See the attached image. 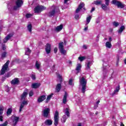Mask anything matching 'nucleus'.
Masks as SVG:
<instances>
[{
  "label": "nucleus",
  "instance_id": "obj_54",
  "mask_svg": "<svg viewBox=\"0 0 126 126\" xmlns=\"http://www.w3.org/2000/svg\"><path fill=\"white\" fill-rule=\"evenodd\" d=\"M95 10V7H93L92 8V10L91 11V12H93V11H94Z\"/></svg>",
  "mask_w": 126,
  "mask_h": 126
},
{
  "label": "nucleus",
  "instance_id": "obj_4",
  "mask_svg": "<svg viewBox=\"0 0 126 126\" xmlns=\"http://www.w3.org/2000/svg\"><path fill=\"white\" fill-rule=\"evenodd\" d=\"M23 5V0H16V6H14L13 9L17 10L20 7Z\"/></svg>",
  "mask_w": 126,
  "mask_h": 126
},
{
  "label": "nucleus",
  "instance_id": "obj_5",
  "mask_svg": "<svg viewBox=\"0 0 126 126\" xmlns=\"http://www.w3.org/2000/svg\"><path fill=\"white\" fill-rule=\"evenodd\" d=\"M46 7L43 5H38L34 8V12L35 13H40L41 11H43V10H46Z\"/></svg>",
  "mask_w": 126,
  "mask_h": 126
},
{
  "label": "nucleus",
  "instance_id": "obj_7",
  "mask_svg": "<svg viewBox=\"0 0 126 126\" xmlns=\"http://www.w3.org/2000/svg\"><path fill=\"white\" fill-rule=\"evenodd\" d=\"M21 105L20 106V109H19V113H21V112L22 111V109H23V108H24V106H26L27 105H28V100H21Z\"/></svg>",
  "mask_w": 126,
  "mask_h": 126
},
{
  "label": "nucleus",
  "instance_id": "obj_1",
  "mask_svg": "<svg viewBox=\"0 0 126 126\" xmlns=\"http://www.w3.org/2000/svg\"><path fill=\"white\" fill-rule=\"evenodd\" d=\"M80 86H81V91L82 93H85L86 91V84H87V81L85 80L83 77L82 78H80Z\"/></svg>",
  "mask_w": 126,
  "mask_h": 126
},
{
  "label": "nucleus",
  "instance_id": "obj_27",
  "mask_svg": "<svg viewBox=\"0 0 126 126\" xmlns=\"http://www.w3.org/2000/svg\"><path fill=\"white\" fill-rule=\"evenodd\" d=\"M39 86H40V84L38 83H35L32 85V88H33V89L38 88V87H39Z\"/></svg>",
  "mask_w": 126,
  "mask_h": 126
},
{
  "label": "nucleus",
  "instance_id": "obj_45",
  "mask_svg": "<svg viewBox=\"0 0 126 126\" xmlns=\"http://www.w3.org/2000/svg\"><path fill=\"white\" fill-rule=\"evenodd\" d=\"M32 15H33L31 14H27L26 15V17L27 18H30V17H31V16H32Z\"/></svg>",
  "mask_w": 126,
  "mask_h": 126
},
{
  "label": "nucleus",
  "instance_id": "obj_58",
  "mask_svg": "<svg viewBox=\"0 0 126 126\" xmlns=\"http://www.w3.org/2000/svg\"><path fill=\"white\" fill-rule=\"evenodd\" d=\"M97 108H98V105L97 104H95L94 106V109H97Z\"/></svg>",
  "mask_w": 126,
  "mask_h": 126
},
{
  "label": "nucleus",
  "instance_id": "obj_28",
  "mask_svg": "<svg viewBox=\"0 0 126 126\" xmlns=\"http://www.w3.org/2000/svg\"><path fill=\"white\" fill-rule=\"evenodd\" d=\"M67 97V93H66V92H65V94L63 97V104H66V98Z\"/></svg>",
  "mask_w": 126,
  "mask_h": 126
},
{
  "label": "nucleus",
  "instance_id": "obj_37",
  "mask_svg": "<svg viewBox=\"0 0 126 126\" xmlns=\"http://www.w3.org/2000/svg\"><path fill=\"white\" fill-rule=\"evenodd\" d=\"M28 30H29V32H32V25L29 24L28 25Z\"/></svg>",
  "mask_w": 126,
  "mask_h": 126
},
{
  "label": "nucleus",
  "instance_id": "obj_60",
  "mask_svg": "<svg viewBox=\"0 0 126 126\" xmlns=\"http://www.w3.org/2000/svg\"><path fill=\"white\" fill-rule=\"evenodd\" d=\"M68 1V0H64V3H66Z\"/></svg>",
  "mask_w": 126,
  "mask_h": 126
},
{
  "label": "nucleus",
  "instance_id": "obj_59",
  "mask_svg": "<svg viewBox=\"0 0 126 126\" xmlns=\"http://www.w3.org/2000/svg\"><path fill=\"white\" fill-rule=\"evenodd\" d=\"M99 103H100V100H98V101L96 102V104L98 105Z\"/></svg>",
  "mask_w": 126,
  "mask_h": 126
},
{
  "label": "nucleus",
  "instance_id": "obj_63",
  "mask_svg": "<svg viewBox=\"0 0 126 126\" xmlns=\"http://www.w3.org/2000/svg\"><path fill=\"white\" fill-rule=\"evenodd\" d=\"M121 126H125V125H124V124L121 123Z\"/></svg>",
  "mask_w": 126,
  "mask_h": 126
},
{
  "label": "nucleus",
  "instance_id": "obj_20",
  "mask_svg": "<svg viewBox=\"0 0 126 126\" xmlns=\"http://www.w3.org/2000/svg\"><path fill=\"white\" fill-rule=\"evenodd\" d=\"M46 99V95H42L38 98L37 99V102L38 103H41L44 101Z\"/></svg>",
  "mask_w": 126,
  "mask_h": 126
},
{
  "label": "nucleus",
  "instance_id": "obj_35",
  "mask_svg": "<svg viewBox=\"0 0 126 126\" xmlns=\"http://www.w3.org/2000/svg\"><path fill=\"white\" fill-rule=\"evenodd\" d=\"M94 3L96 5H99V4H101V3H102V0H97L94 1Z\"/></svg>",
  "mask_w": 126,
  "mask_h": 126
},
{
  "label": "nucleus",
  "instance_id": "obj_41",
  "mask_svg": "<svg viewBox=\"0 0 126 126\" xmlns=\"http://www.w3.org/2000/svg\"><path fill=\"white\" fill-rule=\"evenodd\" d=\"M120 91V86H118L116 87V89L115 90L113 94H116V93H118Z\"/></svg>",
  "mask_w": 126,
  "mask_h": 126
},
{
  "label": "nucleus",
  "instance_id": "obj_14",
  "mask_svg": "<svg viewBox=\"0 0 126 126\" xmlns=\"http://www.w3.org/2000/svg\"><path fill=\"white\" fill-rule=\"evenodd\" d=\"M49 113H50V109L49 108H45L42 111L43 115L45 118L48 117V116H49Z\"/></svg>",
  "mask_w": 126,
  "mask_h": 126
},
{
  "label": "nucleus",
  "instance_id": "obj_44",
  "mask_svg": "<svg viewBox=\"0 0 126 126\" xmlns=\"http://www.w3.org/2000/svg\"><path fill=\"white\" fill-rule=\"evenodd\" d=\"M7 125H8V122L7 121H5L4 123L0 124V126H6Z\"/></svg>",
  "mask_w": 126,
  "mask_h": 126
},
{
  "label": "nucleus",
  "instance_id": "obj_15",
  "mask_svg": "<svg viewBox=\"0 0 126 126\" xmlns=\"http://www.w3.org/2000/svg\"><path fill=\"white\" fill-rule=\"evenodd\" d=\"M63 25H60V26H58L54 28V31L55 32H60V31L63 30Z\"/></svg>",
  "mask_w": 126,
  "mask_h": 126
},
{
  "label": "nucleus",
  "instance_id": "obj_29",
  "mask_svg": "<svg viewBox=\"0 0 126 126\" xmlns=\"http://www.w3.org/2000/svg\"><path fill=\"white\" fill-rule=\"evenodd\" d=\"M31 54V50L30 49L27 48L25 49V55L27 56H29V55Z\"/></svg>",
  "mask_w": 126,
  "mask_h": 126
},
{
  "label": "nucleus",
  "instance_id": "obj_3",
  "mask_svg": "<svg viewBox=\"0 0 126 126\" xmlns=\"http://www.w3.org/2000/svg\"><path fill=\"white\" fill-rule=\"evenodd\" d=\"M111 3L112 4L116 5L119 8H124V7H125L124 4L122 3V2L118 1V0H113Z\"/></svg>",
  "mask_w": 126,
  "mask_h": 126
},
{
  "label": "nucleus",
  "instance_id": "obj_31",
  "mask_svg": "<svg viewBox=\"0 0 126 126\" xmlns=\"http://www.w3.org/2000/svg\"><path fill=\"white\" fill-rule=\"evenodd\" d=\"M53 95H54L53 94H49L47 97L46 100H45V103H48L49 101H50V100H51V98H52Z\"/></svg>",
  "mask_w": 126,
  "mask_h": 126
},
{
  "label": "nucleus",
  "instance_id": "obj_34",
  "mask_svg": "<svg viewBox=\"0 0 126 126\" xmlns=\"http://www.w3.org/2000/svg\"><path fill=\"white\" fill-rule=\"evenodd\" d=\"M65 115H66L67 118H69V109L67 108L65 109Z\"/></svg>",
  "mask_w": 126,
  "mask_h": 126
},
{
  "label": "nucleus",
  "instance_id": "obj_42",
  "mask_svg": "<svg viewBox=\"0 0 126 126\" xmlns=\"http://www.w3.org/2000/svg\"><path fill=\"white\" fill-rule=\"evenodd\" d=\"M86 57L84 56L83 57H79L78 58V60L80 61V62H83V61H84L85 60Z\"/></svg>",
  "mask_w": 126,
  "mask_h": 126
},
{
  "label": "nucleus",
  "instance_id": "obj_55",
  "mask_svg": "<svg viewBox=\"0 0 126 126\" xmlns=\"http://www.w3.org/2000/svg\"><path fill=\"white\" fill-rule=\"evenodd\" d=\"M58 52V48H54V53H57Z\"/></svg>",
  "mask_w": 126,
  "mask_h": 126
},
{
  "label": "nucleus",
  "instance_id": "obj_19",
  "mask_svg": "<svg viewBox=\"0 0 126 126\" xmlns=\"http://www.w3.org/2000/svg\"><path fill=\"white\" fill-rule=\"evenodd\" d=\"M45 51L47 54H50V53H51V45L49 44L48 43L46 44Z\"/></svg>",
  "mask_w": 126,
  "mask_h": 126
},
{
  "label": "nucleus",
  "instance_id": "obj_10",
  "mask_svg": "<svg viewBox=\"0 0 126 126\" xmlns=\"http://www.w3.org/2000/svg\"><path fill=\"white\" fill-rule=\"evenodd\" d=\"M28 95V90L25 89L23 93V94L21 95V101H23L26 99L27 95Z\"/></svg>",
  "mask_w": 126,
  "mask_h": 126
},
{
  "label": "nucleus",
  "instance_id": "obj_61",
  "mask_svg": "<svg viewBox=\"0 0 126 126\" xmlns=\"http://www.w3.org/2000/svg\"><path fill=\"white\" fill-rule=\"evenodd\" d=\"M6 88L7 89H8V90L6 91L7 92H8L9 91V88L6 87Z\"/></svg>",
  "mask_w": 126,
  "mask_h": 126
},
{
  "label": "nucleus",
  "instance_id": "obj_24",
  "mask_svg": "<svg viewBox=\"0 0 126 126\" xmlns=\"http://www.w3.org/2000/svg\"><path fill=\"white\" fill-rule=\"evenodd\" d=\"M35 67L36 69H40V67H41V63L38 61L35 62Z\"/></svg>",
  "mask_w": 126,
  "mask_h": 126
},
{
  "label": "nucleus",
  "instance_id": "obj_40",
  "mask_svg": "<svg viewBox=\"0 0 126 126\" xmlns=\"http://www.w3.org/2000/svg\"><path fill=\"white\" fill-rule=\"evenodd\" d=\"M11 113H12V109L11 108H8L7 109V112H6L7 115L8 116V115H10V114H11Z\"/></svg>",
  "mask_w": 126,
  "mask_h": 126
},
{
  "label": "nucleus",
  "instance_id": "obj_22",
  "mask_svg": "<svg viewBox=\"0 0 126 126\" xmlns=\"http://www.w3.org/2000/svg\"><path fill=\"white\" fill-rule=\"evenodd\" d=\"M19 83V80H18V78H15L14 79L12 80L11 81V84L13 85H15V84H18Z\"/></svg>",
  "mask_w": 126,
  "mask_h": 126
},
{
  "label": "nucleus",
  "instance_id": "obj_36",
  "mask_svg": "<svg viewBox=\"0 0 126 126\" xmlns=\"http://www.w3.org/2000/svg\"><path fill=\"white\" fill-rule=\"evenodd\" d=\"M3 110H4V107L3 106H0V116L3 113Z\"/></svg>",
  "mask_w": 126,
  "mask_h": 126
},
{
  "label": "nucleus",
  "instance_id": "obj_17",
  "mask_svg": "<svg viewBox=\"0 0 126 126\" xmlns=\"http://www.w3.org/2000/svg\"><path fill=\"white\" fill-rule=\"evenodd\" d=\"M91 65H92V62L91 61H88L86 63V69H87V70H88V69H90V66H91Z\"/></svg>",
  "mask_w": 126,
  "mask_h": 126
},
{
  "label": "nucleus",
  "instance_id": "obj_49",
  "mask_svg": "<svg viewBox=\"0 0 126 126\" xmlns=\"http://www.w3.org/2000/svg\"><path fill=\"white\" fill-rule=\"evenodd\" d=\"M2 49L3 51H5V50H6V47L5 46V45L4 44L2 45Z\"/></svg>",
  "mask_w": 126,
  "mask_h": 126
},
{
  "label": "nucleus",
  "instance_id": "obj_6",
  "mask_svg": "<svg viewBox=\"0 0 126 126\" xmlns=\"http://www.w3.org/2000/svg\"><path fill=\"white\" fill-rule=\"evenodd\" d=\"M60 120V116H59V111H56L54 114V126L59 125V121Z\"/></svg>",
  "mask_w": 126,
  "mask_h": 126
},
{
  "label": "nucleus",
  "instance_id": "obj_16",
  "mask_svg": "<svg viewBox=\"0 0 126 126\" xmlns=\"http://www.w3.org/2000/svg\"><path fill=\"white\" fill-rule=\"evenodd\" d=\"M84 7V3H81L79 5L78 7L76 10V13H78L80 10H81V8Z\"/></svg>",
  "mask_w": 126,
  "mask_h": 126
},
{
  "label": "nucleus",
  "instance_id": "obj_21",
  "mask_svg": "<svg viewBox=\"0 0 126 126\" xmlns=\"http://www.w3.org/2000/svg\"><path fill=\"white\" fill-rule=\"evenodd\" d=\"M81 67H82V66L81 64H77L76 70L77 73H79V72L81 71Z\"/></svg>",
  "mask_w": 126,
  "mask_h": 126
},
{
  "label": "nucleus",
  "instance_id": "obj_47",
  "mask_svg": "<svg viewBox=\"0 0 126 126\" xmlns=\"http://www.w3.org/2000/svg\"><path fill=\"white\" fill-rule=\"evenodd\" d=\"M34 95V93H33L32 91H31L29 93V96L30 97H32Z\"/></svg>",
  "mask_w": 126,
  "mask_h": 126
},
{
  "label": "nucleus",
  "instance_id": "obj_51",
  "mask_svg": "<svg viewBox=\"0 0 126 126\" xmlns=\"http://www.w3.org/2000/svg\"><path fill=\"white\" fill-rule=\"evenodd\" d=\"M0 122H2L3 121V117H2V116L0 115Z\"/></svg>",
  "mask_w": 126,
  "mask_h": 126
},
{
  "label": "nucleus",
  "instance_id": "obj_25",
  "mask_svg": "<svg viewBox=\"0 0 126 126\" xmlns=\"http://www.w3.org/2000/svg\"><path fill=\"white\" fill-rule=\"evenodd\" d=\"M67 118H68V117H67V116L66 115H63L61 119L62 123H65V122H66V120H67Z\"/></svg>",
  "mask_w": 126,
  "mask_h": 126
},
{
  "label": "nucleus",
  "instance_id": "obj_57",
  "mask_svg": "<svg viewBox=\"0 0 126 126\" xmlns=\"http://www.w3.org/2000/svg\"><path fill=\"white\" fill-rule=\"evenodd\" d=\"M114 72H113L112 73V74H111V78H113V77H114Z\"/></svg>",
  "mask_w": 126,
  "mask_h": 126
},
{
  "label": "nucleus",
  "instance_id": "obj_48",
  "mask_svg": "<svg viewBox=\"0 0 126 126\" xmlns=\"http://www.w3.org/2000/svg\"><path fill=\"white\" fill-rule=\"evenodd\" d=\"M31 77L33 80H35L36 79V77L35 76V74H32L31 76Z\"/></svg>",
  "mask_w": 126,
  "mask_h": 126
},
{
  "label": "nucleus",
  "instance_id": "obj_52",
  "mask_svg": "<svg viewBox=\"0 0 126 126\" xmlns=\"http://www.w3.org/2000/svg\"><path fill=\"white\" fill-rule=\"evenodd\" d=\"M84 30V31H87V30H88V26H87V27H85Z\"/></svg>",
  "mask_w": 126,
  "mask_h": 126
},
{
  "label": "nucleus",
  "instance_id": "obj_56",
  "mask_svg": "<svg viewBox=\"0 0 126 126\" xmlns=\"http://www.w3.org/2000/svg\"><path fill=\"white\" fill-rule=\"evenodd\" d=\"M108 40L109 41L108 42H110L111 43L112 42V37H109Z\"/></svg>",
  "mask_w": 126,
  "mask_h": 126
},
{
  "label": "nucleus",
  "instance_id": "obj_38",
  "mask_svg": "<svg viewBox=\"0 0 126 126\" xmlns=\"http://www.w3.org/2000/svg\"><path fill=\"white\" fill-rule=\"evenodd\" d=\"M69 85H70L71 86H73V85H74V84L73 83V79H69Z\"/></svg>",
  "mask_w": 126,
  "mask_h": 126
},
{
  "label": "nucleus",
  "instance_id": "obj_9",
  "mask_svg": "<svg viewBox=\"0 0 126 126\" xmlns=\"http://www.w3.org/2000/svg\"><path fill=\"white\" fill-rule=\"evenodd\" d=\"M59 50L62 55H66V51L63 49V43H59Z\"/></svg>",
  "mask_w": 126,
  "mask_h": 126
},
{
  "label": "nucleus",
  "instance_id": "obj_39",
  "mask_svg": "<svg viewBox=\"0 0 126 126\" xmlns=\"http://www.w3.org/2000/svg\"><path fill=\"white\" fill-rule=\"evenodd\" d=\"M7 54V53H6V52H3L1 56V59H4V58H6Z\"/></svg>",
  "mask_w": 126,
  "mask_h": 126
},
{
  "label": "nucleus",
  "instance_id": "obj_30",
  "mask_svg": "<svg viewBox=\"0 0 126 126\" xmlns=\"http://www.w3.org/2000/svg\"><path fill=\"white\" fill-rule=\"evenodd\" d=\"M105 47H106V48H108V49H111L112 48V44L111 42L107 41L105 43Z\"/></svg>",
  "mask_w": 126,
  "mask_h": 126
},
{
  "label": "nucleus",
  "instance_id": "obj_18",
  "mask_svg": "<svg viewBox=\"0 0 126 126\" xmlns=\"http://www.w3.org/2000/svg\"><path fill=\"white\" fill-rule=\"evenodd\" d=\"M44 124L46 126H52V125H53V121L52 120L47 119L45 121Z\"/></svg>",
  "mask_w": 126,
  "mask_h": 126
},
{
  "label": "nucleus",
  "instance_id": "obj_62",
  "mask_svg": "<svg viewBox=\"0 0 126 126\" xmlns=\"http://www.w3.org/2000/svg\"><path fill=\"white\" fill-rule=\"evenodd\" d=\"M77 126H82L81 123H78Z\"/></svg>",
  "mask_w": 126,
  "mask_h": 126
},
{
  "label": "nucleus",
  "instance_id": "obj_23",
  "mask_svg": "<svg viewBox=\"0 0 126 126\" xmlns=\"http://www.w3.org/2000/svg\"><path fill=\"white\" fill-rule=\"evenodd\" d=\"M61 89H62V84H58L56 86V92H60L61 91Z\"/></svg>",
  "mask_w": 126,
  "mask_h": 126
},
{
  "label": "nucleus",
  "instance_id": "obj_12",
  "mask_svg": "<svg viewBox=\"0 0 126 126\" xmlns=\"http://www.w3.org/2000/svg\"><path fill=\"white\" fill-rule=\"evenodd\" d=\"M12 119L13 120L12 126H16V125H17V123H18V121H19V117L16 116H13L12 117Z\"/></svg>",
  "mask_w": 126,
  "mask_h": 126
},
{
  "label": "nucleus",
  "instance_id": "obj_11",
  "mask_svg": "<svg viewBox=\"0 0 126 126\" xmlns=\"http://www.w3.org/2000/svg\"><path fill=\"white\" fill-rule=\"evenodd\" d=\"M110 4V0H105V4H101V8L103 10H108V5Z\"/></svg>",
  "mask_w": 126,
  "mask_h": 126
},
{
  "label": "nucleus",
  "instance_id": "obj_2",
  "mask_svg": "<svg viewBox=\"0 0 126 126\" xmlns=\"http://www.w3.org/2000/svg\"><path fill=\"white\" fill-rule=\"evenodd\" d=\"M8 64H9V61H7V62L2 66L1 70L0 75H3V74L5 73V71H7V70H8Z\"/></svg>",
  "mask_w": 126,
  "mask_h": 126
},
{
  "label": "nucleus",
  "instance_id": "obj_64",
  "mask_svg": "<svg viewBox=\"0 0 126 126\" xmlns=\"http://www.w3.org/2000/svg\"><path fill=\"white\" fill-rule=\"evenodd\" d=\"M98 114H99V112H96L95 113V115H98Z\"/></svg>",
  "mask_w": 126,
  "mask_h": 126
},
{
  "label": "nucleus",
  "instance_id": "obj_46",
  "mask_svg": "<svg viewBox=\"0 0 126 126\" xmlns=\"http://www.w3.org/2000/svg\"><path fill=\"white\" fill-rule=\"evenodd\" d=\"M58 78H59L60 82H62V81H63V79L62 78V76L61 75H58Z\"/></svg>",
  "mask_w": 126,
  "mask_h": 126
},
{
  "label": "nucleus",
  "instance_id": "obj_33",
  "mask_svg": "<svg viewBox=\"0 0 126 126\" xmlns=\"http://www.w3.org/2000/svg\"><path fill=\"white\" fill-rule=\"evenodd\" d=\"M108 67V63L104 62L103 63V71H106V69Z\"/></svg>",
  "mask_w": 126,
  "mask_h": 126
},
{
  "label": "nucleus",
  "instance_id": "obj_13",
  "mask_svg": "<svg viewBox=\"0 0 126 126\" xmlns=\"http://www.w3.org/2000/svg\"><path fill=\"white\" fill-rule=\"evenodd\" d=\"M14 34L13 32H12L10 34H9L7 36H6L3 39V43H6L10 38H11Z\"/></svg>",
  "mask_w": 126,
  "mask_h": 126
},
{
  "label": "nucleus",
  "instance_id": "obj_53",
  "mask_svg": "<svg viewBox=\"0 0 126 126\" xmlns=\"http://www.w3.org/2000/svg\"><path fill=\"white\" fill-rule=\"evenodd\" d=\"M83 48V49H85V50H86V49H87V46L86 45H84Z\"/></svg>",
  "mask_w": 126,
  "mask_h": 126
},
{
  "label": "nucleus",
  "instance_id": "obj_32",
  "mask_svg": "<svg viewBox=\"0 0 126 126\" xmlns=\"http://www.w3.org/2000/svg\"><path fill=\"white\" fill-rule=\"evenodd\" d=\"M125 29H126V27H125V26H121L118 31V33H122L123 31H124Z\"/></svg>",
  "mask_w": 126,
  "mask_h": 126
},
{
  "label": "nucleus",
  "instance_id": "obj_43",
  "mask_svg": "<svg viewBox=\"0 0 126 126\" xmlns=\"http://www.w3.org/2000/svg\"><path fill=\"white\" fill-rule=\"evenodd\" d=\"M113 26H114L115 27H118V26L120 25V24H119V22H114L113 23Z\"/></svg>",
  "mask_w": 126,
  "mask_h": 126
},
{
  "label": "nucleus",
  "instance_id": "obj_26",
  "mask_svg": "<svg viewBox=\"0 0 126 126\" xmlns=\"http://www.w3.org/2000/svg\"><path fill=\"white\" fill-rule=\"evenodd\" d=\"M92 19V17H91V16H89L87 17L86 25H88V24H89Z\"/></svg>",
  "mask_w": 126,
  "mask_h": 126
},
{
  "label": "nucleus",
  "instance_id": "obj_50",
  "mask_svg": "<svg viewBox=\"0 0 126 126\" xmlns=\"http://www.w3.org/2000/svg\"><path fill=\"white\" fill-rule=\"evenodd\" d=\"M75 18L76 19H79V15H78V14H75Z\"/></svg>",
  "mask_w": 126,
  "mask_h": 126
},
{
  "label": "nucleus",
  "instance_id": "obj_8",
  "mask_svg": "<svg viewBox=\"0 0 126 126\" xmlns=\"http://www.w3.org/2000/svg\"><path fill=\"white\" fill-rule=\"evenodd\" d=\"M51 11L48 13L49 16H54L56 14V9H57V6L53 5L51 7Z\"/></svg>",
  "mask_w": 126,
  "mask_h": 126
}]
</instances>
